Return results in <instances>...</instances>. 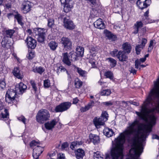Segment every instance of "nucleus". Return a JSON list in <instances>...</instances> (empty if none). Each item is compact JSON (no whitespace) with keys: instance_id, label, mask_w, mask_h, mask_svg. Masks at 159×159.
I'll return each instance as SVG.
<instances>
[{"instance_id":"1","label":"nucleus","mask_w":159,"mask_h":159,"mask_svg":"<svg viewBox=\"0 0 159 159\" xmlns=\"http://www.w3.org/2000/svg\"><path fill=\"white\" fill-rule=\"evenodd\" d=\"M143 151L142 143L135 142L134 143L133 147L129 151V157L126 159H140L139 157Z\"/></svg>"},{"instance_id":"2","label":"nucleus","mask_w":159,"mask_h":159,"mask_svg":"<svg viewBox=\"0 0 159 159\" xmlns=\"http://www.w3.org/2000/svg\"><path fill=\"white\" fill-rule=\"evenodd\" d=\"M50 118L49 111L45 109H42L39 111L36 116L37 121L40 124H43L48 120Z\"/></svg>"},{"instance_id":"3","label":"nucleus","mask_w":159,"mask_h":159,"mask_svg":"<svg viewBox=\"0 0 159 159\" xmlns=\"http://www.w3.org/2000/svg\"><path fill=\"white\" fill-rule=\"evenodd\" d=\"M33 35L37 36L38 41L40 43H43L46 34L45 30L41 28H35L33 29Z\"/></svg>"},{"instance_id":"4","label":"nucleus","mask_w":159,"mask_h":159,"mask_svg":"<svg viewBox=\"0 0 159 159\" xmlns=\"http://www.w3.org/2000/svg\"><path fill=\"white\" fill-rule=\"evenodd\" d=\"M17 93L16 90L12 89L8 90L6 94L5 100L7 102L11 103L15 100V96Z\"/></svg>"},{"instance_id":"5","label":"nucleus","mask_w":159,"mask_h":159,"mask_svg":"<svg viewBox=\"0 0 159 159\" xmlns=\"http://www.w3.org/2000/svg\"><path fill=\"white\" fill-rule=\"evenodd\" d=\"M71 105L70 102H64L57 106L55 109V111L56 112H62L66 111L70 107Z\"/></svg>"},{"instance_id":"6","label":"nucleus","mask_w":159,"mask_h":159,"mask_svg":"<svg viewBox=\"0 0 159 159\" xmlns=\"http://www.w3.org/2000/svg\"><path fill=\"white\" fill-rule=\"evenodd\" d=\"M62 4L63 5L64 10L65 12H67L70 11L73 7L72 1L70 0H60Z\"/></svg>"},{"instance_id":"7","label":"nucleus","mask_w":159,"mask_h":159,"mask_svg":"<svg viewBox=\"0 0 159 159\" xmlns=\"http://www.w3.org/2000/svg\"><path fill=\"white\" fill-rule=\"evenodd\" d=\"M60 43L63 45L64 48L66 49H69L71 47V41L68 38L62 37L61 39Z\"/></svg>"},{"instance_id":"8","label":"nucleus","mask_w":159,"mask_h":159,"mask_svg":"<svg viewBox=\"0 0 159 159\" xmlns=\"http://www.w3.org/2000/svg\"><path fill=\"white\" fill-rule=\"evenodd\" d=\"M151 3V0H138L136 4L140 9H143L148 7Z\"/></svg>"},{"instance_id":"9","label":"nucleus","mask_w":159,"mask_h":159,"mask_svg":"<svg viewBox=\"0 0 159 159\" xmlns=\"http://www.w3.org/2000/svg\"><path fill=\"white\" fill-rule=\"evenodd\" d=\"M25 42L28 48L34 49L36 46L37 42L36 40L30 36L28 37L27 38Z\"/></svg>"},{"instance_id":"10","label":"nucleus","mask_w":159,"mask_h":159,"mask_svg":"<svg viewBox=\"0 0 159 159\" xmlns=\"http://www.w3.org/2000/svg\"><path fill=\"white\" fill-rule=\"evenodd\" d=\"M27 86L22 82L17 84L15 88L16 92L18 94H22L25 92Z\"/></svg>"},{"instance_id":"11","label":"nucleus","mask_w":159,"mask_h":159,"mask_svg":"<svg viewBox=\"0 0 159 159\" xmlns=\"http://www.w3.org/2000/svg\"><path fill=\"white\" fill-rule=\"evenodd\" d=\"M43 151V149L42 148L39 146H37L33 150V156L34 158L38 159L39 156Z\"/></svg>"},{"instance_id":"12","label":"nucleus","mask_w":159,"mask_h":159,"mask_svg":"<svg viewBox=\"0 0 159 159\" xmlns=\"http://www.w3.org/2000/svg\"><path fill=\"white\" fill-rule=\"evenodd\" d=\"M64 25L65 28L69 30H72L75 27L73 22L70 19L66 18L64 19Z\"/></svg>"},{"instance_id":"13","label":"nucleus","mask_w":159,"mask_h":159,"mask_svg":"<svg viewBox=\"0 0 159 159\" xmlns=\"http://www.w3.org/2000/svg\"><path fill=\"white\" fill-rule=\"evenodd\" d=\"M31 7V3L28 1L24 2L22 4V10L24 13H26L30 11Z\"/></svg>"},{"instance_id":"14","label":"nucleus","mask_w":159,"mask_h":159,"mask_svg":"<svg viewBox=\"0 0 159 159\" xmlns=\"http://www.w3.org/2000/svg\"><path fill=\"white\" fill-rule=\"evenodd\" d=\"M9 113L7 109L4 108L3 103L0 99V116L3 118H7Z\"/></svg>"},{"instance_id":"15","label":"nucleus","mask_w":159,"mask_h":159,"mask_svg":"<svg viewBox=\"0 0 159 159\" xmlns=\"http://www.w3.org/2000/svg\"><path fill=\"white\" fill-rule=\"evenodd\" d=\"M147 42V40L146 39L142 38L141 44L136 46L135 50L137 54H139L140 53V51L144 47Z\"/></svg>"},{"instance_id":"16","label":"nucleus","mask_w":159,"mask_h":159,"mask_svg":"<svg viewBox=\"0 0 159 159\" xmlns=\"http://www.w3.org/2000/svg\"><path fill=\"white\" fill-rule=\"evenodd\" d=\"M117 58L119 60L122 62L126 61L128 59V56L126 54L124 51H120L118 52Z\"/></svg>"},{"instance_id":"17","label":"nucleus","mask_w":159,"mask_h":159,"mask_svg":"<svg viewBox=\"0 0 159 159\" xmlns=\"http://www.w3.org/2000/svg\"><path fill=\"white\" fill-rule=\"evenodd\" d=\"M62 61L64 64L68 66H70L71 65L70 56L68 55L67 52H64L62 53Z\"/></svg>"},{"instance_id":"18","label":"nucleus","mask_w":159,"mask_h":159,"mask_svg":"<svg viewBox=\"0 0 159 159\" xmlns=\"http://www.w3.org/2000/svg\"><path fill=\"white\" fill-rule=\"evenodd\" d=\"M12 73L13 75L17 78L21 79L23 78V72L19 70L18 67H15L12 71Z\"/></svg>"},{"instance_id":"19","label":"nucleus","mask_w":159,"mask_h":159,"mask_svg":"<svg viewBox=\"0 0 159 159\" xmlns=\"http://www.w3.org/2000/svg\"><path fill=\"white\" fill-rule=\"evenodd\" d=\"M57 123L56 120L53 119L51 121L46 122L44 124L45 127L48 130H51L54 127Z\"/></svg>"},{"instance_id":"20","label":"nucleus","mask_w":159,"mask_h":159,"mask_svg":"<svg viewBox=\"0 0 159 159\" xmlns=\"http://www.w3.org/2000/svg\"><path fill=\"white\" fill-rule=\"evenodd\" d=\"M94 25L96 28L100 29H103L105 28V24L100 18L98 19L94 23Z\"/></svg>"},{"instance_id":"21","label":"nucleus","mask_w":159,"mask_h":159,"mask_svg":"<svg viewBox=\"0 0 159 159\" xmlns=\"http://www.w3.org/2000/svg\"><path fill=\"white\" fill-rule=\"evenodd\" d=\"M15 30L13 29H9L6 30L4 33V36L7 38H12Z\"/></svg>"},{"instance_id":"22","label":"nucleus","mask_w":159,"mask_h":159,"mask_svg":"<svg viewBox=\"0 0 159 159\" xmlns=\"http://www.w3.org/2000/svg\"><path fill=\"white\" fill-rule=\"evenodd\" d=\"M105 121H106L103 120L102 117L101 118L100 117L98 118H95L93 120L94 124L96 127L99 125H103Z\"/></svg>"},{"instance_id":"23","label":"nucleus","mask_w":159,"mask_h":159,"mask_svg":"<svg viewBox=\"0 0 159 159\" xmlns=\"http://www.w3.org/2000/svg\"><path fill=\"white\" fill-rule=\"evenodd\" d=\"M75 154L77 159H83L84 155V152L83 149L79 148L75 151Z\"/></svg>"},{"instance_id":"24","label":"nucleus","mask_w":159,"mask_h":159,"mask_svg":"<svg viewBox=\"0 0 159 159\" xmlns=\"http://www.w3.org/2000/svg\"><path fill=\"white\" fill-rule=\"evenodd\" d=\"M103 132L104 134L108 137H111L114 134L112 129L108 128H105L103 130Z\"/></svg>"},{"instance_id":"25","label":"nucleus","mask_w":159,"mask_h":159,"mask_svg":"<svg viewBox=\"0 0 159 159\" xmlns=\"http://www.w3.org/2000/svg\"><path fill=\"white\" fill-rule=\"evenodd\" d=\"M89 137L90 141L94 144L98 143L99 141V137L96 135L90 134Z\"/></svg>"},{"instance_id":"26","label":"nucleus","mask_w":159,"mask_h":159,"mask_svg":"<svg viewBox=\"0 0 159 159\" xmlns=\"http://www.w3.org/2000/svg\"><path fill=\"white\" fill-rule=\"evenodd\" d=\"M94 104V102L93 101H90L88 104L84 107H82L80 109L81 112H84L88 110L89 109L93 106Z\"/></svg>"},{"instance_id":"27","label":"nucleus","mask_w":159,"mask_h":159,"mask_svg":"<svg viewBox=\"0 0 159 159\" xmlns=\"http://www.w3.org/2000/svg\"><path fill=\"white\" fill-rule=\"evenodd\" d=\"M104 33L105 34L106 36L108 39L112 40H115L116 39V36L113 34L111 32L107 30H105Z\"/></svg>"},{"instance_id":"28","label":"nucleus","mask_w":159,"mask_h":159,"mask_svg":"<svg viewBox=\"0 0 159 159\" xmlns=\"http://www.w3.org/2000/svg\"><path fill=\"white\" fill-rule=\"evenodd\" d=\"M122 48L124 50L123 51L127 53H129L131 50V46L130 45L127 43H125L122 45Z\"/></svg>"},{"instance_id":"29","label":"nucleus","mask_w":159,"mask_h":159,"mask_svg":"<svg viewBox=\"0 0 159 159\" xmlns=\"http://www.w3.org/2000/svg\"><path fill=\"white\" fill-rule=\"evenodd\" d=\"M73 66L76 70V71L80 76L83 77L85 76L87 74V72L86 71L82 70L80 68L76 67L75 65H73Z\"/></svg>"},{"instance_id":"30","label":"nucleus","mask_w":159,"mask_h":159,"mask_svg":"<svg viewBox=\"0 0 159 159\" xmlns=\"http://www.w3.org/2000/svg\"><path fill=\"white\" fill-rule=\"evenodd\" d=\"M32 70L34 72L42 74L44 70L43 68L41 66H36L33 67Z\"/></svg>"},{"instance_id":"31","label":"nucleus","mask_w":159,"mask_h":159,"mask_svg":"<svg viewBox=\"0 0 159 159\" xmlns=\"http://www.w3.org/2000/svg\"><path fill=\"white\" fill-rule=\"evenodd\" d=\"M75 52L78 56L82 57L84 52V48L80 46L78 47L76 49V52Z\"/></svg>"},{"instance_id":"32","label":"nucleus","mask_w":159,"mask_h":159,"mask_svg":"<svg viewBox=\"0 0 159 159\" xmlns=\"http://www.w3.org/2000/svg\"><path fill=\"white\" fill-rule=\"evenodd\" d=\"M82 144V142L81 141H74L72 143L70 148L73 150H74L75 148H77L78 146Z\"/></svg>"},{"instance_id":"33","label":"nucleus","mask_w":159,"mask_h":159,"mask_svg":"<svg viewBox=\"0 0 159 159\" xmlns=\"http://www.w3.org/2000/svg\"><path fill=\"white\" fill-rule=\"evenodd\" d=\"M15 18L16 19L18 23L21 25H23V23L22 22V16L19 14L17 13L14 16Z\"/></svg>"},{"instance_id":"34","label":"nucleus","mask_w":159,"mask_h":159,"mask_svg":"<svg viewBox=\"0 0 159 159\" xmlns=\"http://www.w3.org/2000/svg\"><path fill=\"white\" fill-rule=\"evenodd\" d=\"M48 46L52 50L54 51L57 48L58 44L55 41H51L48 43Z\"/></svg>"},{"instance_id":"35","label":"nucleus","mask_w":159,"mask_h":159,"mask_svg":"<svg viewBox=\"0 0 159 159\" xmlns=\"http://www.w3.org/2000/svg\"><path fill=\"white\" fill-rule=\"evenodd\" d=\"M70 59L71 61H75L76 60L77 57H79L75 52H71L70 53Z\"/></svg>"},{"instance_id":"36","label":"nucleus","mask_w":159,"mask_h":159,"mask_svg":"<svg viewBox=\"0 0 159 159\" xmlns=\"http://www.w3.org/2000/svg\"><path fill=\"white\" fill-rule=\"evenodd\" d=\"M9 43L8 39L4 36V37L2 39L1 43L2 46L4 48L6 47L7 45Z\"/></svg>"},{"instance_id":"37","label":"nucleus","mask_w":159,"mask_h":159,"mask_svg":"<svg viewBox=\"0 0 159 159\" xmlns=\"http://www.w3.org/2000/svg\"><path fill=\"white\" fill-rule=\"evenodd\" d=\"M93 157L94 159H103L102 155L98 151L94 152Z\"/></svg>"},{"instance_id":"38","label":"nucleus","mask_w":159,"mask_h":159,"mask_svg":"<svg viewBox=\"0 0 159 159\" xmlns=\"http://www.w3.org/2000/svg\"><path fill=\"white\" fill-rule=\"evenodd\" d=\"M109 61L110 62V65L111 67H115L116 64V60L111 58H108Z\"/></svg>"},{"instance_id":"39","label":"nucleus","mask_w":159,"mask_h":159,"mask_svg":"<svg viewBox=\"0 0 159 159\" xmlns=\"http://www.w3.org/2000/svg\"><path fill=\"white\" fill-rule=\"evenodd\" d=\"M34 56L35 53L34 51L31 50L29 51L27 57L28 59H32L34 57Z\"/></svg>"},{"instance_id":"40","label":"nucleus","mask_w":159,"mask_h":159,"mask_svg":"<svg viewBox=\"0 0 159 159\" xmlns=\"http://www.w3.org/2000/svg\"><path fill=\"white\" fill-rule=\"evenodd\" d=\"M111 93V91L110 89H107L102 91L100 92V94L102 96H108L110 95Z\"/></svg>"},{"instance_id":"41","label":"nucleus","mask_w":159,"mask_h":159,"mask_svg":"<svg viewBox=\"0 0 159 159\" xmlns=\"http://www.w3.org/2000/svg\"><path fill=\"white\" fill-rule=\"evenodd\" d=\"M75 84L76 88L79 89L82 85L83 83L80 80L78 79L75 80Z\"/></svg>"},{"instance_id":"42","label":"nucleus","mask_w":159,"mask_h":159,"mask_svg":"<svg viewBox=\"0 0 159 159\" xmlns=\"http://www.w3.org/2000/svg\"><path fill=\"white\" fill-rule=\"evenodd\" d=\"M104 76H106V78H109L110 79H112L113 77L112 73L109 71L106 72L104 74Z\"/></svg>"},{"instance_id":"43","label":"nucleus","mask_w":159,"mask_h":159,"mask_svg":"<svg viewBox=\"0 0 159 159\" xmlns=\"http://www.w3.org/2000/svg\"><path fill=\"white\" fill-rule=\"evenodd\" d=\"M89 62L91 65L92 68H95L96 67V60L93 57H90Z\"/></svg>"},{"instance_id":"44","label":"nucleus","mask_w":159,"mask_h":159,"mask_svg":"<svg viewBox=\"0 0 159 159\" xmlns=\"http://www.w3.org/2000/svg\"><path fill=\"white\" fill-rule=\"evenodd\" d=\"M142 63L139 61V59H136L135 61V67L136 69H140V66Z\"/></svg>"},{"instance_id":"45","label":"nucleus","mask_w":159,"mask_h":159,"mask_svg":"<svg viewBox=\"0 0 159 159\" xmlns=\"http://www.w3.org/2000/svg\"><path fill=\"white\" fill-rule=\"evenodd\" d=\"M108 114L105 111H103L100 117H102L104 121H107L108 120Z\"/></svg>"},{"instance_id":"46","label":"nucleus","mask_w":159,"mask_h":159,"mask_svg":"<svg viewBox=\"0 0 159 159\" xmlns=\"http://www.w3.org/2000/svg\"><path fill=\"white\" fill-rule=\"evenodd\" d=\"M43 85L45 88H48L50 86V81L48 80H45L44 81Z\"/></svg>"},{"instance_id":"47","label":"nucleus","mask_w":159,"mask_h":159,"mask_svg":"<svg viewBox=\"0 0 159 159\" xmlns=\"http://www.w3.org/2000/svg\"><path fill=\"white\" fill-rule=\"evenodd\" d=\"M54 24V20L53 19H49L48 20V26L49 27H52Z\"/></svg>"},{"instance_id":"48","label":"nucleus","mask_w":159,"mask_h":159,"mask_svg":"<svg viewBox=\"0 0 159 159\" xmlns=\"http://www.w3.org/2000/svg\"><path fill=\"white\" fill-rule=\"evenodd\" d=\"M134 25L136 28L139 29L143 26V23L141 21H137L135 24Z\"/></svg>"},{"instance_id":"49","label":"nucleus","mask_w":159,"mask_h":159,"mask_svg":"<svg viewBox=\"0 0 159 159\" xmlns=\"http://www.w3.org/2000/svg\"><path fill=\"white\" fill-rule=\"evenodd\" d=\"M6 87V83L3 80L0 81V87L2 90L4 89Z\"/></svg>"},{"instance_id":"50","label":"nucleus","mask_w":159,"mask_h":159,"mask_svg":"<svg viewBox=\"0 0 159 159\" xmlns=\"http://www.w3.org/2000/svg\"><path fill=\"white\" fill-rule=\"evenodd\" d=\"M5 5L6 8L9 9L11 7V1L10 0L8 2H6L5 3Z\"/></svg>"},{"instance_id":"51","label":"nucleus","mask_w":159,"mask_h":159,"mask_svg":"<svg viewBox=\"0 0 159 159\" xmlns=\"http://www.w3.org/2000/svg\"><path fill=\"white\" fill-rule=\"evenodd\" d=\"M102 104L103 105L107 106V107H109L111 105H112L113 104V102L109 101L108 102H104L102 103Z\"/></svg>"},{"instance_id":"52","label":"nucleus","mask_w":159,"mask_h":159,"mask_svg":"<svg viewBox=\"0 0 159 159\" xmlns=\"http://www.w3.org/2000/svg\"><path fill=\"white\" fill-rule=\"evenodd\" d=\"M97 48H94L92 47L91 48L90 50V52L92 54H93V55L94 54H95L97 53Z\"/></svg>"},{"instance_id":"53","label":"nucleus","mask_w":159,"mask_h":159,"mask_svg":"<svg viewBox=\"0 0 159 159\" xmlns=\"http://www.w3.org/2000/svg\"><path fill=\"white\" fill-rule=\"evenodd\" d=\"M30 83L34 90L35 91H36L37 90V88L36 86V84L34 81L33 80L31 81Z\"/></svg>"},{"instance_id":"54","label":"nucleus","mask_w":159,"mask_h":159,"mask_svg":"<svg viewBox=\"0 0 159 159\" xmlns=\"http://www.w3.org/2000/svg\"><path fill=\"white\" fill-rule=\"evenodd\" d=\"M57 70H60L61 72H64L65 71H66V73L69 75V73L68 72L67 70H66V69L64 67H63L62 66H60L58 68V69H57Z\"/></svg>"},{"instance_id":"55","label":"nucleus","mask_w":159,"mask_h":159,"mask_svg":"<svg viewBox=\"0 0 159 159\" xmlns=\"http://www.w3.org/2000/svg\"><path fill=\"white\" fill-rule=\"evenodd\" d=\"M38 142H36L35 140L32 141L30 143V146L31 147H34L35 146H38Z\"/></svg>"},{"instance_id":"56","label":"nucleus","mask_w":159,"mask_h":159,"mask_svg":"<svg viewBox=\"0 0 159 159\" xmlns=\"http://www.w3.org/2000/svg\"><path fill=\"white\" fill-rule=\"evenodd\" d=\"M18 119L20 121H21L24 124H25V121L26 120V119L24 116H21L20 117H18Z\"/></svg>"},{"instance_id":"57","label":"nucleus","mask_w":159,"mask_h":159,"mask_svg":"<svg viewBox=\"0 0 159 159\" xmlns=\"http://www.w3.org/2000/svg\"><path fill=\"white\" fill-rule=\"evenodd\" d=\"M118 53V50L116 49H115L114 50L111 52V55L112 57L116 56L117 57Z\"/></svg>"},{"instance_id":"58","label":"nucleus","mask_w":159,"mask_h":159,"mask_svg":"<svg viewBox=\"0 0 159 159\" xmlns=\"http://www.w3.org/2000/svg\"><path fill=\"white\" fill-rule=\"evenodd\" d=\"M98 84L102 86V87L104 88L107 87V86L106 85V83L104 82H102L101 80H99L98 81Z\"/></svg>"},{"instance_id":"59","label":"nucleus","mask_w":159,"mask_h":159,"mask_svg":"<svg viewBox=\"0 0 159 159\" xmlns=\"http://www.w3.org/2000/svg\"><path fill=\"white\" fill-rule=\"evenodd\" d=\"M68 147V144L67 143H64L61 145V148L62 149H64Z\"/></svg>"},{"instance_id":"60","label":"nucleus","mask_w":159,"mask_h":159,"mask_svg":"<svg viewBox=\"0 0 159 159\" xmlns=\"http://www.w3.org/2000/svg\"><path fill=\"white\" fill-rule=\"evenodd\" d=\"M129 71L131 73H132L133 74H136V70L133 68H130V69L129 70Z\"/></svg>"},{"instance_id":"61","label":"nucleus","mask_w":159,"mask_h":159,"mask_svg":"<svg viewBox=\"0 0 159 159\" xmlns=\"http://www.w3.org/2000/svg\"><path fill=\"white\" fill-rule=\"evenodd\" d=\"M152 138L153 139L159 140V136L156 134H153L152 135Z\"/></svg>"},{"instance_id":"62","label":"nucleus","mask_w":159,"mask_h":159,"mask_svg":"<svg viewBox=\"0 0 159 159\" xmlns=\"http://www.w3.org/2000/svg\"><path fill=\"white\" fill-rule=\"evenodd\" d=\"M130 103L133 105L137 106H139V103L136 102L131 101L130 102Z\"/></svg>"},{"instance_id":"63","label":"nucleus","mask_w":159,"mask_h":159,"mask_svg":"<svg viewBox=\"0 0 159 159\" xmlns=\"http://www.w3.org/2000/svg\"><path fill=\"white\" fill-rule=\"evenodd\" d=\"M79 100L77 98H74L73 100V103L76 104L78 102Z\"/></svg>"},{"instance_id":"64","label":"nucleus","mask_w":159,"mask_h":159,"mask_svg":"<svg viewBox=\"0 0 159 159\" xmlns=\"http://www.w3.org/2000/svg\"><path fill=\"white\" fill-rule=\"evenodd\" d=\"M153 42L152 41H151L150 42V44L149 46V47H148V50H149V49H150V50L152 48H151V47L152 46V45L153 44Z\"/></svg>"}]
</instances>
